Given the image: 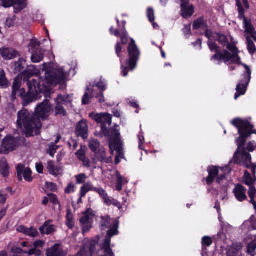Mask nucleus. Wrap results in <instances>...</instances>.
<instances>
[{
  "mask_svg": "<svg viewBox=\"0 0 256 256\" xmlns=\"http://www.w3.org/2000/svg\"><path fill=\"white\" fill-rule=\"evenodd\" d=\"M243 18L246 32L247 34L250 35L252 38L256 42V32L250 20H248L246 17H240Z\"/></svg>",
  "mask_w": 256,
  "mask_h": 256,
  "instance_id": "22",
  "label": "nucleus"
},
{
  "mask_svg": "<svg viewBox=\"0 0 256 256\" xmlns=\"http://www.w3.org/2000/svg\"><path fill=\"white\" fill-rule=\"evenodd\" d=\"M246 189L242 184H237L234 190V193L236 199L240 202H243L246 199Z\"/></svg>",
  "mask_w": 256,
  "mask_h": 256,
  "instance_id": "21",
  "label": "nucleus"
},
{
  "mask_svg": "<svg viewBox=\"0 0 256 256\" xmlns=\"http://www.w3.org/2000/svg\"><path fill=\"white\" fill-rule=\"evenodd\" d=\"M110 242L108 240H104V242L102 246V249L104 250V252L108 256H114V254L110 248Z\"/></svg>",
  "mask_w": 256,
  "mask_h": 256,
  "instance_id": "34",
  "label": "nucleus"
},
{
  "mask_svg": "<svg viewBox=\"0 0 256 256\" xmlns=\"http://www.w3.org/2000/svg\"><path fill=\"white\" fill-rule=\"evenodd\" d=\"M35 72L34 71L31 70L30 68H28L24 71L22 72V76L24 79L25 80L29 81V79L30 77L32 76L34 74Z\"/></svg>",
  "mask_w": 256,
  "mask_h": 256,
  "instance_id": "48",
  "label": "nucleus"
},
{
  "mask_svg": "<svg viewBox=\"0 0 256 256\" xmlns=\"http://www.w3.org/2000/svg\"><path fill=\"white\" fill-rule=\"evenodd\" d=\"M32 54L31 60L34 63L40 62L44 58V54L40 50Z\"/></svg>",
  "mask_w": 256,
  "mask_h": 256,
  "instance_id": "36",
  "label": "nucleus"
},
{
  "mask_svg": "<svg viewBox=\"0 0 256 256\" xmlns=\"http://www.w3.org/2000/svg\"><path fill=\"white\" fill-rule=\"evenodd\" d=\"M10 166L6 160L0 162V174L4 178H7L10 174Z\"/></svg>",
  "mask_w": 256,
  "mask_h": 256,
  "instance_id": "28",
  "label": "nucleus"
},
{
  "mask_svg": "<svg viewBox=\"0 0 256 256\" xmlns=\"http://www.w3.org/2000/svg\"><path fill=\"white\" fill-rule=\"evenodd\" d=\"M22 173L24 179L26 181L28 182H31L32 180V172L30 168H24Z\"/></svg>",
  "mask_w": 256,
  "mask_h": 256,
  "instance_id": "43",
  "label": "nucleus"
},
{
  "mask_svg": "<svg viewBox=\"0 0 256 256\" xmlns=\"http://www.w3.org/2000/svg\"><path fill=\"white\" fill-rule=\"evenodd\" d=\"M17 145L18 141L14 136H6L3 139L0 146V152L2 154H7L10 152L14 150Z\"/></svg>",
  "mask_w": 256,
  "mask_h": 256,
  "instance_id": "9",
  "label": "nucleus"
},
{
  "mask_svg": "<svg viewBox=\"0 0 256 256\" xmlns=\"http://www.w3.org/2000/svg\"><path fill=\"white\" fill-rule=\"evenodd\" d=\"M0 6L4 8L13 6L14 13L18 14L26 7L27 2L26 0H0Z\"/></svg>",
  "mask_w": 256,
  "mask_h": 256,
  "instance_id": "11",
  "label": "nucleus"
},
{
  "mask_svg": "<svg viewBox=\"0 0 256 256\" xmlns=\"http://www.w3.org/2000/svg\"><path fill=\"white\" fill-rule=\"evenodd\" d=\"M94 164L97 162L101 163L110 164L112 162V156H107L106 150L104 148H100L98 152L94 154V158L92 159Z\"/></svg>",
  "mask_w": 256,
  "mask_h": 256,
  "instance_id": "16",
  "label": "nucleus"
},
{
  "mask_svg": "<svg viewBox=\"0 0 256 256\" xmlns=\"http://www.w3.org/2000/svg\"><path fill=\"white\" fill-rule=\"evenodd\" d=\"M46 256H66L64 251L60 248V244H56L46 250Z\"/></svg>",
  "mask_w": 256,
  "mask_h": 256,
  "instance_id": "20",
  "label": "nucleus"
},
{
  "mask_svg": "<svg viewBox=\"0 0 256 256\" xmlns=\"http://www.w3.org/2000/svg\"><path fill=\"white\" fill-rule=\"evenodd\" d=\"M256 249V240H252L250 244H248L247 246V253L248 254H250L254 252Z\"/></svg>",
  "mask_w": 256,
  "mask_h": 256,
  "instance_id": "53",
  "label": "nucleus"
},
{
  "mask_svg": "<svg viewBox=\"0 0 256 256\" xmlns=\"http://www.w3.org/2000/svg\"><path fill=\"white\" fill-rule=\"evenodd\" d=\"M226 46L227 48L232 52V54L228 50H224L222 62L224 64L229 62L228 64H230V61L231 63H234L244 67V65L246 64L241 62V58L238 55L240 51L237 46L234 45H232L228 42Z\"/></svg>",
  "mask_w": 256,
  "mask_h": 256,
  "instance_id": "4",
  "label": "nucleus"
},
{
  "mask_svg": "<svg viewBox=\"0 0 256 256\" xmlns=\"http://www.w3.org/2000/svg\"><path fill=\"white\" fill-rule=\"evenodd\" d=\"M26 63V60L24 58H20L14 64L15 70L16 72H21L24 68Z\"/></svg>",
  "mask_w": 256,
  "mask_h": 256,
  "instance_id": "40",
  "label": "nucleus"
},
{
  "mask_svg": "<svg viewBox=\"0 0 256 256\" xmlns=\"http://www.w3.org/2000/svg\"><path fill=\"white\" fill-rule=\"evenodd\" d=\"M246 39L248 52L250 54L253 55L256 52V46L250 37L247 36Z\"/></svg>",
  "mask_w": 256,
  "mask_h": 256,
  "instance_id": "37",
  "label": "nucleus"
},
{
  "mask_svg": "<svg viewBox=\"0 0 256 256\" xmlns=\"http://www.w3.org/2000/svg\"><path fill=\"white\" fill-rule=\"evenodd\" d=\"M82 225L83 234L88 232L92 227L91 222L82 224Z\"/></svg>",
  "mask_w": 256,
  "mask_h": 256,
  "instance_id": "64",
  "label": "nucleus"
},
{
  "mask_svg": "<svg viewBox=\"0 0 256 256\" xmlns=\"http://www.w3.org/2000/svg\"><path fill=\"white\" fill-rule=\"evenodd\" d=\"M51 110L50 102L47 99L37 106L34 112L23 108L18 113V127L23 130L26 138L34 136V134L38 135L42 127V120H45L49 117Z\"/></svg>",
  "mask_w": 256,
  "mask_h": 256,
  "instance_id": "1",
  "label": "nucleus"
},
{
  "mask_svg": "<svg viewBox=\"0 0 256 256\" xmlns=\"http://www.w3.org/2000/svg\"><path fill=\"white\" fill-rule=\"evenodd\" d=\"M11 252L13 254H27V252L24 250L22 248L13 246L11 248Z\"/></svg>",
  "mask_w": 256,
  "mask_h": 256,
  "instance_id": "60",
  "label": "nucleus"
},
{
  "mask_svg": "<svg viewBox=\"0 0 256 256\" xmlns=\"http://www.w3.org/2000/svg\"><path fill=\"white\" fill-rule=\"evenodd\" d=\"M54 102L56 104L55 107V116L62 115V116H66L67 112L66 110L64 108L63 104L66 106L71 103L72 100L70 98V95L59 94L54 99Z\"/></svg>",
  "mask_w": 256,
  "mask_h": 256,
  "instance_id": "8",
  "label": "nucleus"
},
{
  "mask_svg": "<svg viewBox=\"0 0 256 256\" xmlns=\"http://www.w3.org/2000/svg\"><path fill=\"white\" fill-rule=\"evenodd\" d=\"M231 124L238 128L239 134V137L236 140L238 149L234 154V157L236 158V154H240L243 162H248L251 164L252 156L246 152L244 146L247 138H250L252 134H256V129H254V125L248 118H235L231 122Z\"/></svg>",
  "mask_w": 256,
  "mask_h": 256,
  "instance_id": "2",
  "label": "nucleus"
},
{
  "mask_svg": "<svg viewBox=\"0 0 256 256\" xmlns=\"http://www.w3.org/2000/svg\"><path fill=\"white\" fill-rule=\"evenodd\" d=\"M88 128L86 120L82 119L78 122L76 126L75 132L76 136L86 140L88 136Z\"/></svg>",
  "mask_w": 256,
  "mask_h": 256,
  "instance_id": "15",
  "label": "nucleus"
},
{
  "mask_svg": "<svg viewBox=\"0 0 256 256\" xmlns=\"http://www.w3.org/2000/svg\"><path fill=\"white\" fill-rule=\"evenodd\" d=\"M208 46L211 52H214L215 54L211 56L210 60L214 62H216L218 64L222 62L223 50H220V47L212 40H208Z\"/></svg>",
  "mask_w": 256,
  "mask_h": 256,
  "instance_id": "14",
  "label": "nucleus"
},
{
  "mask_svg": "<svg viewBox=\"0 0 256 256\" xmlns=\"http://www.w3.org/2000/svg\"><path fill=\"white\" fill-rule=\"evenodd\" d=\"M76 184H83L86 179V176L84 174H80L76 176Z\"/></svg>",
  "mask_w": 256,
  "mask_h": 256,
  "instance_id": "59",
  "label": "nucleus"
},
{
  "mask_svg": "<svg viewBox=\"0 0 256 256\" xmlns=\"http://www.w3.org/2000/svg\"><path fill=\"white\" fill-rule=\"evenodd\" d=\"M76 155L80 160H83L86 157V152L81 148L76 152Z\"/></svg>",
  "mask_w": 256,
  "mask_h": 256,
  "instance_id": "58",
  "label": "nucleus"
},
{
  "mask_svg": "<svg viewBox=\"0 0 256 256\" xmlns=\"http://www.w3.org/2000/svg\"><path fill=\"white\" fill-rule=\"evenodd\" d=\"M119 224V218L114 219L112 220V225L108 228L109 229L107 232L104 240H108L110 242H111V238L118 234Z\"/></svg>",
  "mask_w": 256,
  "mask_h": 256,
  "instance_id": "18",
  "label": "nucleus"
},
{
  "mask_svg": "<svg viewBox=\"0 0 256 256\" xmlns=\"http://www.w3.org/2000/svg\"><path fill=\"white\" fill-rule=\"evenodd\" d=\"M40 45V42L36 40H31L30 44L28 46V52L30 53L38 52V47Z\"/></svg>",
  "mask_w": 256,
  "mask_h": 256,
  "instance_id": "35",
  "label": "nucleus"
},
{
  "mask_svg": "<svg viewBox=\"0 0 256 256\" xmlns=\"http://www.w3.org/2000/svg\"><path fill=\"white\" fill-rule=\"evenodd\" d=\"M21 82L17 78H15L12 86V92L11 95L12 100L14 102L16 99V94H20V90L21 87Z\"/></svg>",
  "mask_w": 256,
  "mask_h": 256,
  "instance_id": "25",
  "label": "nucleus"
},
{
  "mask_svg": "<svg viewBox=\"0 0 256 256\" xmlns=\"http://www.w3.org/2000/svg\"><path fill=\"white\" fill-rule=\"evenodd\" d=\"M46 187L52 192H56L57 189L56 184L51 182H46Z\"/></svg>",
  "mask_w": 256,
  "mask_h": 256,
  "instance_id": "62",
  "label": "nucleus"
},
{
  "mask_svg": "<svg viewBox=\"0 0 256 256\" xmlns=\"http://www.w3.org/2000/svg\"><path fill=\"white\" fill-rule=\"evenodd\" d=\"M126 22L122 20V29L121 30V34L120 35V42H118L115 46L116 54L120 58V62H122V44L123 46L126 45L128 42V38L127 35V32L126 30Z\"/></svg>",
  "mask_w": 256,
  "mask_h": 256,
  "instance_id": "10",
  "label": "nucleus"
},
{
  "mask_svg": "<svg viewBox=\"0 0 256 256\" xmlns=\"http://www.w3.org/2000/svg\"><path fill=\"white\" fill-rule=\"evenodd\" d=\"M24 168V165L22 164H18L16 167L17 178L18 180L20 182H22V174Z\"/></svg>",
  "mask_w": 256,
  "mask_h": 256,
  "instance_id": "50",
  "label": "nucleus"
},
{
  "mask_svg": "<svg viewBox=\"0 0 256 256\" xmlns=\"http://www.w3.org/2000/svg\"><path fill=\"white\" fill-rule=\"evenodd\" d=\"M90 208L88 209L86 211L83 212L82 216L80 220V222L81 224L91 222H90Z\"/></svg>",
  "mask_w": 256,
  "mask_h": 256,
  "instance_id": "41",
  "label": "nucleus"
},
{
  "mask_svg": "<svg viewBox=\"0 0 256 256\" xmlns=\"http://www.w3.org/2000/svg\"><path fill=\"white\" fill-rule=\"evenodd\" d=\"M90 89L88 88L86 89V91L85 92L84 96L82 98V104L84 105L88 104L90 102V99L94 96V94H91L90 96L89 95L88 91H90Z\"/></svg>",
  "mask_w": 256,
  "mask_h": 256,
  "instance_id": "42",
  "label": "nucleus"
},
{
  "mask_svg": "<svg viewBox=\"0 0 256 256\" xmlns=\"http://www.w3.org/2000/svg\"><path fill=\"white\" fill-rule=\"evenodd\" d=\"M205 23L203 17H200L194 22L192 25L193 29L196 30H198Z\"/></svg>",
  "mask_w": 256,
  "mask_h": 256,
  "instance_id": "45",
  "label": "nucleus"
},
{
  "mask_svg": "<svg viewBox=\"0 0 256 256\" xmlns=\"http://www.w3.org/2000/svg\"><path fill=\"white\" fill-rule=\"evenodd\" d=\"M236 6L238 8L239 16H245L244 14V10L242 6L241 2L240 1V0H236Z\"/></svg>",
  "mask_w": 256,
  "mask_h": 256,
  "instance_id": "57",
  "label": "nucleus"
},
{
  "mask_svg": "<svg viewBox=\"0 0 256 256\" xmlns=\"http://www.w3.org/2000/svg\"><path fill=\"white\" fill-rule=\"evenodd\" d=\"M216 36V40L218 41L220 44L223 46H226V44L228 42V40L227 36L224 34L218 32L215 33Z\"/></svg>",
  "mask_w": 256,
  "mask_h": 256,
  "instance_id": "33",
  "label": "nucleus"
},
{
  "mask_svg": "<svg viewBox=\"0 0 256 256\" xmlns=\"http://www.w3.org/2000/svg\"><path fill=\"white\" fill-rule=\"evenodd\" d=\"M123 186V178L120 174H118L116 176V190L119 192L121 191Z\"/></svg>",
  "mask_w": 256,
  "mask_h": 256,
  "instance_id": "49",
  "label": "nucleus"
},
{
  "mask_svg": "<svg viewBox=\"0 0 256 256\" xmlns=\"http://www.w3.org/2000/svg\"><path fill=\"white\" fill-rule=\"evenodd\" d=\"M27 84L28 88V92H26L24 88H22L20 90V94H18V96L22 100V102L24 106H26L37 99L40 94L44 93L46 88L45 85H41L39 80L35 79L28 81Z\"/></svg>",
  "mask_w": 256,
  "mask_h": 256,
  "instance_id": "3",
  "label": "nucleus"
},
{
  "mask_svg": "<svg viewBox=\"0 0 256 256\" xmlns=\"http://www.w3.org/2000/svg\"><path fill=\"white\" fill-rule=\"evenodd\" d=\"M108 146L111 152L114 150H120L122 148V144L120 138L116 140H109Z\"/></svg>",
  "mask_w": 256,
  "mask_h": 256,
  "instance_id": "24",
  "label": "nucleus"
},
{
  "mask_svg": "<svg viewBox=\"0 0 256 256\" xmlns=\"http://www.w3.org/2000/svg\"><path fill=\"white\" fill-rule=\"evenodd\" d=\"M10 85V83L6 78V72L4 70L0 71V88H6Z\"/></svg>",
  "mask_w": 256,
  "mask_h": 256,
  "instance_id": "30",
  "label": "nucleus"
},
{
  "mask_svg": "<svg viewBox=\"0 0 256 256\" xmlns=\"http://www.w3.org/2000/svg\"><path fill=\"white\" fill-rule=\"evenodd\" d=\"M48 196L50 198V202L54 205L58 204L60 208L61 204L60 202L58 200L57 196L53 193H50L48 194Z\"/></svg>",
  "mask_w": 256,
  "mask_h": 256,
  "instance_id": "44",
  "label": "nucleus"
},
{
  "mask_svg": "<svg viewBox=\"0 0 256 256\" xmlns=\"http://www.w3.org/2000/svg\"><path fill=\"white\" fill-rule=\"evenodd\" d=\"M128 58L126 60V64L128 68L132 70L136 66L140 53L135 40L132 38L128 47Z\"/></svg>",
  "mask_w": 256,
  "mask_h": 256,
  "instance_id": "6",
  "label": "nucleus"
},
{
  "mask_svg": "<svg viewBox=\"0 0 256 256\" xmlns=\"http://www.w3.org/2000/svg\"><path fill=\"white\" fill-rule=\"evenodd\" d=\"M100 225L102 230H105L106 229L110 228L112 225L110 216L108 215L102 216Z\"/></svg>",
  "mask_w": 256,
  "mask_h": 256,
  "instance_id": "26",
  "label": "nucleus"
},
{
  "mask_svg": "<svg viewBox=\"0 0 256 256\" xmlns=\"http://www.w3.org/2000/svg\"><path fill=\"white\" fill-rule=\"evenodd\" d=\"M212 243V238L208 236H204L202 238V247H209Z\"/></svg>",
  "mask_w": 256,
  "mask_h": 256,
  "instance_id": "52",
  "label": "nucleus"
},
{
  "mask_svg": "<svg viewBox=\"0 0 256 256\" xmlns=\"http://www.w3.org/2000/svg\"><path fill=\"white\" fill-rule=\"evenodd\" d=\"M242 246L240 243H233L227 251L228 256H236L242 249Z\"/></svg>",
  "mask_w": 256,
  "mask_h": 256,
  "instance_id": "27",
  "label": "nucleus"
},
{
  "mask_svg": "<svg viewBox=\"0 0 256 256\" xmlns=\"http://www.w3.org/2000/svg\"><path fill=\"white\" fill-rule=\"evenodd\" d=\"M48 170L49 173L52 175L56 174V168L53 161H50L48 163Z\"/></svg>",
  "mask_w": 256,
  "mask_h": 256,
  "instance_id": "54",
  "label": "nucleus"
},
{
  "mask_svg": "<svg viewBox=\"0 0 256 256\" xmlns=\"http://www.w3.org/2000/svg\"><path fill=\"white\" fill-rule=\"evenodd\" d=\"M66 224L69 229L72 230L74 226V215L70 210H67Z\"/></svg>",
  "mask_w": 256,
  "mask_h": 256,
  "instance_id": "32",
  "label": "nucleus"
},
{
  "mask_svg": "<svg viewBox=\"0 0 256 256\" xmlns=\"http://www.w3.org/2000/svg\"><path fill=\"white\" fill-rule=\"evenodd\" d=\"M66 76L63 68H60L46 72L45 74V80L48 84H61L64 82Z\"/></svg>",
  "mask_w": 256,
  "mask_h": 256,
  "instance_id": "7",
  "label": "nucleus"
},
{
  "mask_svg": "<svg viewBox=\"0 0 256 256\" xmlns=\"http://www.w3.org/2000/svg\"><path fill=\"white\" fill-rule=\"evenodd\" d=\"M16 22V17H8L6 22V25L8 28L14 26Z\"/></svg>",
  "mask_w": 256,
  "mask_h": 256,
  "instance_id": "55",
  "label": "nucleus"
},
{
  "mask_svg": "<svg viewBox=\"0 0 256 256\" xmlns=\"http://www.w3.org/2000/svg\"><path fill=\"white\" fill-rule=\"evenodd\" d=\"M106 205L107 206L113 205L119 209L121 208L122 207V204L118 200L114 198L110 199V198H109Z\"/></svg>",
  "mask_w": 256,
  "mask_h": 256,
  "instance_id": "51",
  "label": "nucleus"
},
{
  "mask_svg": "<svg viewBox=\"0 0 256 256\" xmlns=\"http://www.w3.org/2000/svg\"><path fill=\"white\" fill-rule=\"evenodd\" d=\"M75 186L72 183H70L64 190V192L66 194H70L74 192Z\"/></svg>",
  "mask_w": 256,
  "mask_h": 256,
  "instance_id": "61",
  "label": "nucleus"
},
{
  "mask_svg": "<svg viewBox=\"0 0 256 256\" xmlns=\"http://www.w3.org/2000/svg\"><path fill=\"white\" fill-rule=\"evenodd\" d=\"M244 183L249 187L254 186V184L256 181V178H253L248 170H246L242 176Z\"/></svg>",
  "mask_w": 256,
  "mask_h": 256,
  "instance_id": "29",
  "label": "nucleus"
},
{
  "mask_svg": "<svg viewBox=\"0 0 256 256\" xmlns=\"http://www.w3.org/2000/svg\"><path fill=\"white\" fill-rule=\"evenodd\" d=\"M0 54L2 58L6 60L14 59L20 56L19 52L12 48H0Z\"/></svg>",
  "mask_w": 256,
  "mask_h": 256,
  "instance_id": "19",
  "label": "nucleus"
},
{
  "mask_svg": "<svg viewBox=\"0 0 256 256\" xmlns=\"http://www.w3.org/2000/svg\"><path fill=\"white\" fill-rule=\"evenodd\" d=\"M246 70L242 76L240 82L236 86V92L234 94V99L237 100L240 96L244 95L247 90L248 86L251 80L252 71L247 64L244 65Z\"/></svg>",
  "mask_w": 256,
  "mask_h": 256,
  "instance_id": "5",
  "label": "nucleus"
},
{
  "mask_svg": "<svg viewBox=\"0 0 256 256\" xmlns=\"http://www.w3.org/2000/svg\"><path fill=\"white\" fill-rule=\"evenodd\" d=\"M194 12V7L192 4L181 8L182 16H192Z\"/></svg>",
  "mask_w": 256,
  "mask_h": 256,
  "instance_id": "31",
  "label": "nucleus"
},
{
  "mask_svg": "<svg viewBox=\"0 0 256 256\" xmlns=\"http://www.w3.org/2000/svg\"><path fill=\"white\" fill-rule=\"evenodd\" d=\"M182 32L185 36H190L192 34L190 24L185 25L182 29Z\"/></svg>",
  "mask_w": 256,
  "mask_h": 256,
  "instance_id": "63",
  "label": "nucleus"
},
{
  "mask_svg": "<svg viewBox=\"0 0 256 256\" xmlns=\"http://www.w3.org/2000/svg\"><path fill=\"white\" fill-rule=\"evenodd\" d=\"M100 146V142L98 140H91L88 144L89 148L94 154L98 152Z\"/></svg>",
  "mask_w": 256,
  "mask_h": 256,
  "instance_id": "39",
  "label": "nucleus"
},
{
  "mask_svg": "<svg viewBox=\"0 0 256 256\" xmlns=\"http://www.w3.org/2000/svg\"><path fill=\"white\" fill-rule=\"evenodd\" d=\"M256 189L254 186H250L248 192V196L250 199V202L253 204L255 202L254 198L256 196Z\"/></svg>",
  "mask_w": 256,
  "mask_h": 256,
  "instance_id": "46",
  "label": "nucleus"
},
{
  "mask_svg": "<svg viewBox=\"0 0 256 256\" xmlns=\"http://www.w3.org/2000/svg\"><path fill=\"white\" fill-rule=\"evenodd\" d=\"M17 230L20 232L32 238H34L38 234V232L36 228L33 227L28 228L23 225L18 226L17 228Z\"/></svg>",
  "mask_w": 256,
  "mask_h": 256,
  "instance_id": "23",
  "label": "nucleus"
},
{
  "mask_svg": "<svg viewBox=\"0 0 256 256\" xmlns=\"http://www.w3.org/2000/svg\"><path fill=\"white\" fill-rule=\"evenodd\" d=\"M27 254L29 256L35 255L36 256H40L42 255V251L39 249L34 248L27 252Z\"/></svg>",
  "mask_w": 256,
  "mask_h": 256,
  "instance_id": "56",
  "label": "nucleus"
},
{
  "mask_svg": "<svg viewBox=\"0 0 256 256\" xmlns=\"http://www.w3.org/2000/svg\"><path fill=\"white\" fill-rule=\"evenodd\" d=\"M219 167L214 166H210L207 168L208 176L206 178H204L203 182L205 180L208 186H210L216 180L217 176L219 174Z\"/></svg>",
  "mask_w": 256,
  "mask_h": 256,
  "instance_id": "17",
  "label": "nucleus"
},
{
  "mask_svg": "<svg viewBox=\"0 0 256 256\" xmlns=\"http://www.w3.org/2000/svg\"><path fill=\"white\" fill-rule=\"evenodd\" d=\"M89 116L97 123L101 124V128L103 126H106V124L110 126L112 124V116L107 113H95L92 112L89 114Z\"/></svg>",
  "mask_w": 256,
  "mask_h": 256,
  "instance_id": "12",
  "label": "nucleus"
},
{
  "mask_svg": "<svg viewBox=\"0 0 256 256\" xmlns=\"http://www.w3.org/2000/svg\"><path fill=\"white\" fill-rule=\"evenodd\" d=\"M58 148L59 146H58L52 142L48 145V153L51 156L54 157Z\"/></svg>",
  "mask_w": 256,
  "mask_h": 256,
  "instance_id": "47",
  "label": "nucleus"
},
{
  "mask_svg": "<svg viewBox=\"0 0 256 256\" xmlns=\"http://www.w3.org/2000/svg\"><path fill=\"white\" fill-rule=\"evenodd\" d=\"M95 192L100 195V196L102 199L104 204H106L110 198L106 191L102 188H97Z\"/></svg>",
  "mask_w": 256,
  "mask_h": 256,
  "instance_id": "38",
  "label": "nucleus"
},
{
  "mask_svg": "<svg viewBox=\"0 0 256 256\" xmlns=\"http://www.w3.org/2000/svg\"><path fill=\"white\" fill-rule=\"evenodd\" d=\"M96 136L102 138L104 136L108 138V140L120 138V134L115 126L108 129L107 126H103L100 128L99 134Z\"/></svg>",
  "mask_w": 256,
  "mask_h": 256,
  "instance_id": "13",
  "label": "nucleus"
}]
</instances>
